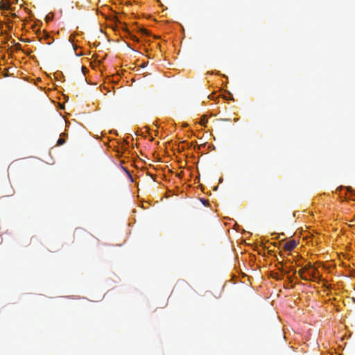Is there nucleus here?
<instances>
[{"instance_id": "f257e3e1", "label": "nucleus", "mask_w": 355, "mask_h": 355, "mask_svg": "<svg viewBox=\"0 0 355 355\" xmlns=\"http://www.w3.org/2000/svg\"><path fill=\"white\" fill-rule=\"evenodd\" d=\"M73 236L78 241H87L93 237L90 233L82 228H76Z\"/></svg>"}, {"instance_id": "f03ea898", "label": "nucleus", "mask_w": 355, "mask_h": 355, "mask_svg": "<svg viewBox=\"0 0 355 355\" xmlns=\"http://www.w3.org/2000/svg\"><path fill=\"white\" fill-rule=\"evenodd\" d=\"M310 268H311V263H309L298 271V274H299L300 277L303 280H305V281L310 280V279L307 276L308 272L310 270Z\"/></svg>"}, {"instance_id": "7ed1b4c3", "label": "nucleus", "mask_w": 355, "mask_h": 355, "mask_svg": "<svg viewBox=\"0 0 355 355\" xmlns=\"http://www.w3.org/2000/svg\"><path fill=\"white\" fill-rule=\"evenodd\" d=\"M318 273V270L317 268L312 266L311 264L310 270L308 272L307 276L308 277L312 280H314L318 278L317 274Z\"/></svg>"}, {"instance_id": "20e7f679", "label": "nucleus", "mask_w": 355, "mask_h": 355, "mask_svg": "<svg viewBox=\"0 0 355 355\" xmlns=\"http://www.w3.org/2000/svg\"><path fill=\"white\" fill-rule=\"evenodd\" d=\"M296 245L295 241H289L284 244V249L286 251H291L296 247Z\"/></svg>"}, {"instance_id": "39448f33", "label": "nucleus", "mask_w": 355, "mask_h": 355, "mask_svg": "<svg viewBox=\"0 0 355 355\" xmlns=\"http://www.w3.org/2000/svg\"><path fill=\"white\" fill-rule=\"evenodd\" d=\"M0 9L2 10H8L11 9L10 2L4 3L3 1L0 2Z\"/></svg>"}, {"instance_id": "423d86ee", "label": "nucleus", "mask_w": 355, "mask_h": 355, "mask_svg": "<svg viewBox=\"0 0 355 355\" xmlns=\"http://www.w3.org/2000/svg\"><path fill=\"white\" fill-rule=\"evenodd\" d=\"M208 122V119L205 115L202 116L200 120V125L203 126H206L207 123Z\"/></svg>"}, {"instance_id": "0eeeda50", "label": "nucleus", "mask_w": 355, "mask_h": 355, "mask_svg": "<svg viewBox=\"0 0 355 355\" xmlns=\"http://www.w3.org/2000/svg\"><path fill=\"white\" fill-rule=\"evenodd\" d=\"M64 143H65V140L62 138H59L58 140L57 141L58 146H61V145L64 144Z\"/></svg>"}, {"instance_id": "6e6552de", "label": "nucleus", "mask_w": 355, "mask_h": 355, "mask_svg": "<svg viewBox=\"0 0 355 355\" xmlns=\"http://www.w3.org/2000/svg\"><path fill=\"white\" fill-rule=\"evenodd\" d=\"M52 17H50V16H49V15H48V16H46V20L47 21H50V20H51V19H52Z\"/></svg>"}, {"instance_id": "1a4fd4ad", "label": "nucleus", "mask_w": 355, "mask_h": 355, "mask_svg": "<svg viewBox=\"0 0 355 355\" xmlns=\"http://www.w3.org/2000/svg\"><path fill=\"white\" fill-rule=\"evenodd\" d=\"M142 32H143L144 34H147V33H148V31H147V30H146V29L142 30Z\"/></svg>"}, {"instance_id": "9d476101", "label": "nucleus", "mask_w": 355, "mask_h": 355, "mask_svg": "<svg viewBox=\"0 0 355 355\" xmlns=\"http://www.w3.org/2000/svg\"><path fill=\"white\" fill-rule=\"evenodd\" d=\"M50 37H50V35H45V39H46V40H47V39H49V38H50Z\"/></svg>"}, {"instance_id": "9b49d317", "label": "nucleus", "mask_w": 355, "mask_h": 355, "mask_svg": "<svg viewBox=\"0 0 355 355\" xmlns=\"http://www.w3.org/2000/svg\"><path fill=\"white\" fill-rule=\"evenodd\" d=\"M82 69H83V71H85L86 67H82Z\"/></svg>"}, {"instance_id": "f8f14e48", "label": "nucleus", "mask_w": 355, "mask_h": 355, "mask_svg": "<svg viewBox=\"0 0 355 355\" xmlns=\"http://www.w3.org/2000/svg\"><path fill=\"white\" fill-rule=\"evenodd\" d=\"M82 69H83V71H85L86 67H82Z\"/></svg>"}, {"instance_id": "ddd939ff", "label": "nucleus", "mask_w": 355, "mask_h": 355, "mask_svg": "<svg viewBox=\"0 0 355 355\" xmlns=\"http://www.w3.org/2000/svg\"><path fill=\"white\" fill-rule=\"evenodd\" d=\"M202 202H203V204H204V205H205V203H206L207 201V200H202Z\"/></svg>"}, {"instance_id": "4468645a", "label": "nucleus", "mask_w": 355, "mask_h": 355, "mask_svg": "<svg viewBox=\"0 0 355 355\" xmlns=\"http://www.w3.org/2000/svg\"><path fill=\"white\" fill-rule=\"evenodd\" d=\"M141 67H146V64H143L141 65Z\"/></svg>"}]
</instances>
